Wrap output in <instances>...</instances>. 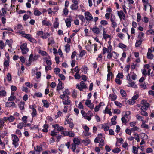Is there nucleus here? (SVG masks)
Wrapping results in <instances>:
<instances>
[{
  "label": "nucleus",
  "instance_id": "nucleus-20",
  "mask_svg": "<svg viewBox=\"0 0 154 154\" xmlns=\"http://www.w3.org/2000/svg\"><path fill=\"white\" fill-rule=\"evenodd\" d=\"M82 143L84 144H86V145H88L91 143V141L89 139L83 140L82 141Z\"/></svg>",
  "mask_w": 154,
  "mask_h": 154
},
{
  "label": "nucleus",
  "instance_id": "nucleus-55",
  "mask_svg": "<svg viewBox=\"0 0 154 154\" xmlns=\"http://www.w3.org/2000/svg\"><path fill=\"white\" fill-rule=\"evenodd\" d=\"M63 13L65 16H67L68 14V10L66 8H65L63 10Z\"/></svg>",
  "mask_w": 154,
  "mask_h": 154
},
{
  "label": "nucleus",
  "instance_id": "nucleus-36",
  "mask_svg": "<svg viewBox=\"0 0 154 154\" xmlns=\"http://www.w3.org/2000/svg\"><path fill=\"white\" fill-rule=\"evenodd\" d=\"M22 34L23 35L24 37L27 38L29 40L31 37V35L30 34L25 33Z\"/></svg>",
  "mask_w": 154,
  "mask_h": 154
},
{
  "label": "nucleus",
  "instance_id": "nucleus-26",
  "mask_svg": "<svg viewBox=\"0 0 154 154\" xmlns=\"http://www.w3.org/2000/svg\"><path fill=\"white\" fill-rule=\"evenodd\" d=\"M130 82L129 83V84L130 85V86L132 87L136 88L137 87L136 85H135V82L134 81H132L131 80L130 81Z\"/></svg>",
  "mask_w": 154,
  "mask_h": 154
},
{
  "label": "nucleus",
  "instance_id": "nucleus-21",
  "mask_svg": "<svg viewBox=\"0 0 154 154\" xmlns=\"http://www.w3.org/2000/svg\"><path fill=\"white\" fill-rule=\"evenodd\" d=\"M32 73L33 75H36V78L37 79H38V69L36 68L34 70H33Z\"/></svg>",
  "mask_w": 154,
  "mask_h": 154
},
{
  "label": "nucleus",
  "instance_id": "nucleus-15",
  "mask_svg": "<svg viewBox=\"0 0 154 154\" xmlns=\"http://www.w3.org/2000/svg\"><path fill=\"white\" fill-rule=\"evenodd\" d=\"M117 141L116 143V146H120V145H118V143L122 144V143L123 142V140L122 138H119L117 139Z\"/></svg>",
  "mask_w": 154,
  "mask_h": 154
},
{
  "label": "nucleus",
  "instance_id": "nucleus-45",
  "mask_svg": "<svg viewBox=\"0 0 154 154\" xmlns=\"http://www.w3.org/2000/svg\"><path fill=\"white\" fill-rule=\"evenodd\" d=\"M64 100L62 102L63 103L64 105H69L71 103V101L70 100Z\"/></svg>",
  "mask_w": 154,
  "mask_h": 154
},
{
  "label": "nucleus",
  "instance_id": "nucleus-23",
  "mask_svg": "<svg viewBox=\"0 0 154 154\" xmlns=\"http://www.w3.org/2000/svg\"><path fill=\"white\" fill-rule=\"evenodd\" d=\"M142 42V41L140 39L137 41L135 44V46L136 47H139L140 46Z\"/></svg>",
  "mask_w": 154,
  "mask_h": 154
},
{
  "label": "nucleus",
  "instance_id": "nucleus-28",
  "mask_svg": "<svg viewBox=\"0 0 154 154\" xmlns=\"http://www.w3.org/2000/svg\"><path fill=\"white\" fill-rule=\"evenodd\" d=\"M78 18L82 21V22H85V21L86 19L82 15H79L78 16Z\"/></svg>",
  "mask_w": 154,
  "mask_h": 154
},
{
  "label": "nucleus",
  "instance_id": "nucleus-17",
  "mask_svg": "<svg viewBox=\"0 0 154 154\" xmlns=\"http://www.w3.org/2000/svg\"><path fill=\"white\" fill-rule=\"evenodd\" d=\"M82 72H83L84 74H86L87 72V70H88V68L86 66H82Z\"/></svg>",
  "mask_w": 154,
  "mask_h": 154
},
{
  "label": "nucleus",
  "instance_id": "nucleus-54",
  "mask_svg": "<svg viewBox=\"0 0 154 154\" xmlns=\"http://www.w3.org/2000/svg\"><path fill=\"white\" fill-rule=\"evenodd\" d=\"M131 112L130 111H127L125 112V114L123 116V117H125V118H127L128 117V116L130 115L131 114Z\"/></svg>",
  "mask_w": 154,
  "mask_h": 154
},
{
  "label": "nucleus",
  "instance_id": "nucleus-48",
  "mask_svg": "<svg viewBox=\"0 0 154 154\" xmlns=\"http://www.w3.org/2000/svg\"><path fill=\"white\" fill-rule=\"evenodd\" d=\"M136 117L137 119L139 121H142L143 120V117L142 116H140L138 114H137L136 116Z\"/></svg>",
  "mask_w": 154,
  "mask_h": 154
},
{
  "label": "nucleus",
  "instance_id": "nucleus-19",
  "mask_svg": "<svg viewBox=\"0 0 154 154\" xmlns=\"http://www.w3.org/2000/svg\"><path fill=\"white\" fill-rule=\"evenodd\" d=\"M94 45V44H92V45H88L85 46L86 49L88 51H92Z\"/></svg>",
  "mask_w": 154,
  "mask_h": 154
},
{
  "label": "nucleus",
  "instance_id": "nucleus-60",
  "mask_svg": "<svg viewBox=\"0 0 154 154\" xmlns=\"http://www.w3.org/2000/svg\"><path fill=\"white\" fill-rule=\"evenodd\" d=\"M75 136V134L73 132L68 131V136L70 137H74Z\"/></svg>",
  "mask_w": 154,
  "mask_h": 154
},
{
  "label": "nucleus",
  "instance_id": "nucleus-22",
  "mask_svg": "<svg viewBox=\"0 0 154 154\" xmlns=\"http://www.w3.org/2000/svg\"><path fill=\"white\" fill-rule=\"evenodd\" d=\"M5 119H7L9 122H13L15 120V118L13 116H10L8 117H5Z\"/></svg>",
  "mask_w": 154,
  "mask_h": 154
},
{
  "label": "nucleus",
  "instance_id": "nucleus-40",
  "mask_svg": "<svg viewBox=\"0 0 154 154\" xmlns=\"http://www.w3.org/2000/svg\"><path fill=\"white\" fill-rule=\"evenodd\" d=\"M109 97H112L111 100V101L115 100L116 99L117 97V96L116 94H113L112 96L111 94L110 95Z\"/></svg>",
  "mask_w": 154,
  "mask_h": 154
},
{
  "label": "nucleus",
  "instance_id": "nucleus-64",
  "mask_svg": "<svg viewBox=\"0 0 154 154\" xmlns=\"http://www.w3.org/2000/svg\"><path fill=\"white\" fill-rule=\"evenodd\" d=\"M59 25V23L57 21H55L54 22V23L53 26L55 28H57L58 27Z\"/></svg>",
  "mask_w": 154,
  "mask_h": 154
},
{
  "label": "nucleus",
  "instance_id": "nucleus-63",
  "mask_svg": "<svg viewBox=\"0 0 154 154\" xmlns=\"http://www.w3.org/2000/svg\"><path fill=\"white\" fill-rule=\"evenodd\" d=\"M60 69L58 68H55L54 69V72L56 74H57L60 71Z\"/></svg>",
  "mask_w": 154,
  "mask_h": 154
},
{
  "label": "nucleus",
  "instance_id": "nucleus-29",
  "mask_svg": "<svg viewBox=\"0 0 154 154\" xmlns=\"http://www.w3.org/2000/svg\"><path fill=\"white\" fill-rule=\"evenodd\" d=\"M12 136L13 137L12 141H19V139L17 136L15 134H12Z\"/></svg>",
  "mask_w": 154,
  "mask_h": 154
},
{
  "label": "nucleus",
  "instance_id": "nucleus-32",
  "mask_svg": "<svg viewBox=\"0 0 154 154\" xmlns=\"http://www.w3.org/2000/svg\"><path fill=\"white\" fill-rule=\"evenodd\" d=\"M121 149L117 147L115 149H113L112 150V151L114 153H119Z\"/></svg>",
  "mask_w": 154,
  "mask_h": 154
},
{
  "label": "nucleus",
  "instance_id": "nucleus-5",
  "mask_svg": "<svg viewBox=\"0 0 154 154\" xmlns=\"http://www.w3.org/2000/svg\"><path fill=\"white\" fill-rule=\"evenodd\" d=\"M118 15L121 20L122 19L125 20V15L122 10L117 11Z\"/></svg>",
  "mask_w": 154,
  "mask_h": 154
},
{
  "label": "nucleus",
  "instance_id": "nucleus-4",
  "mask_svg": "<svg viewBox=\"0 0 154 154\" xmlns=\"http://www.w3.org/2000/svg\"><path fill=\"white\" fill-rule=\"evenodd\" d=\"M85 15L86 20L88 21L92 20L93 17L91 14L88 11L85 12Z\"/></svg>",
  "mask_w": 154,
  "mask_h": 154
},
{
  "label": "nucleus",
  "instance_id": "nucleus-51",
  "mask_svg": "<svg viewBox=\"0 0 154 154\" xmlns=\"http://www.w3.org/2000/svg\"><path fill=\"white\" fill-rule=\"evenodd\" d=\"M112 53H113V57L115 59H117L118 58L119 54L117 53L116 52H115V51H112Z\"/></svg>",
  "mask_w": 154,
  "mask_h": 154
},
{
  "label": "nucleus",
  "instance_id": "nucleus-56",
  "mask_svg": "<svg viewBox=\"0 0 154 154\" xmlns=\"http://www.w3.org/2000/svg\"><path fill=\"white\" fill-rule=\"evenodd\" d=\"M18 142L16 141H12V144L14 145L15 148H16L19 146Z\"/></svg>",
  "mask_w": 154,
  "mask_h": 154
},
{
  "label": "nucleus",
  "instance_id": "nucleus-38",
  "mask_svg": "<svg viewBox=\"0 0 154 154\" xmlns=\"http://www.w3.org/2000/svg\"><path fill=\"white\" fill-rule=\"evenodd\" d=\"M75 144L72 143L71 145V149L72 150V151L73 152H74L75 151V150L76 148V146Z\"/></svg>",
  "mask_w": 154,
  "mask_h": 154
},
{
  "label": "nucleus",
  "instance_id": "nucleus-52",
  "mask_svg": "<svg viewBox=\"0 0 154 154\" xmlns=\"http://www.w3.org/2000/svg\"><path fill=\"white\" fill-rule=\"evenodd\" d=\"M103 35L104 39L106 40L107 38H110L111 37L110 35L107 34H104V33H103Z\"/></svg>",
  "mask_w": 154,
  "mask_h": 154
},
{
  "label": "nucleus",
  "instance_id": "nucleus-41",
  "mask_svg": "<svg viewBox=\"0 0 154 154\" xmlns=\"http://www.w3.org/2000/svg\"><path fill=\"white\" fill-rule=\"evenodd\" d=\"M42 24L44 25H46V26H48L50 24L49 22L48 21H46L45 20H43L42 22Z\"/></svg>",
  "mask_w": 154,
  "mask_h": 154
},
{
  "label": "nucleus",
  "instance_id": "nucleus-50",
  "mask_svg": "<svg viewBox=\"0 0 154 154\" xmlns=\"http://www.w3.org/2000/svg\"><path fill=\"white\" fill-rule=\"evenodd\" d=\"M100 24L103 26H106L108 24L107 21L105 20H102L100 21Z\"/></svg>",
  "mask_w": 154,
  "mask_h": 154
},
{
  "label": "nucleus",
  "instance_id": "nucleus-35",
  "mask_svg": "<svg viewBox=\"0 0 154 154\" xmlns=\"http://www.w3.org/2000/svg\"><path fill=\"white\" fill-rule=\"evenodd\" d=\"M16 97L14 95L11 96L8 99V100L10 101H12L14 100Z\"/></svg>",
  "mask_w": 154,
  "mask_h": 154
},
{
  "label": "nucleus",
  "instance_id": "nucleus-39",
  "mask_svg": "<svg viewBox=\"0 0 154 154\" xmlns=\"http://www.w3.org/2000/svg\"><path fill=\"white\" fill-rule=\"evenodd\" d=\"M45 62L47 65L49 66H51V60L48 59V58L46 57L45 58Z\"/></svg>",
  "mask_w": 154,
  "mask_h": 154
},
{
  "label": "nucleus",
  "instance_id": "nucleus-30",
  "mask_svg": "<svg viewBox=\"0 0 154 154\" xmlns=\"http://www.w3.org/2000/svg\"><path fill=\"white\" fill-rule=\"evenodd\" d=\"M50 35V33H44L42 36H41V38L43 39H46L47 37Z\"/></svg>",
  "mask_w": 154,
  "mask_h": 154
},
{
  "label": "nucleus",
  "instance_id": "nucleus-12",
  "mask_svg": "<svg viewBox=\"0 0 154 154\" xmlns=\"http://www.w3.org/2000/svg\"><path fill=\"white\" fill-rule=\"evenodd\" d=\"M117 116H114L111 119V121L112 122L111 125H115L117 123V122L116 121L117 118Z\"/></svg>",
  "mask_w": 154,
  "mask_h": 154
},
{
  "label": "nucleus",
  "instance_id": "nucleus-44",
  "mask_svg": "<svg viewBox=\"0 0 154 154\" xmlns=\"http://www.w3.org/2000/svg\"><path fill=\"white\" fill-rule=\"evenodd\" d=\"M39 53L42 56L47 55V53L46 52L43 51H42L41 50H39Z\"/></svg>",
  "mask_w": 154,
  "mask_h": 154
},
{
  "label": "nucleus",
  "instance_id": "nucleus-10",
  "mask_svg": "<svg viewBox=\"0 0 154 154\" xmlns=\"http://www.w3.org/2000/svg\"><path fill=\"white\" fill-rule=\"evenodd\" d=\"M25 104V102H20L18 104V106L21 110H24L25 108L24 106Z\"/></svg>",
  "mask_w": 154,
  "mask_h": 154
},
{
  "label": "nucleus",
  "instance_id": "nucleus-53",
  "mask_svg": "<svg viewBox=\"0 0 154 154\" xmlns=\"http://www.w3.org/2000/svg\"><path fill=\"white\" fill-rule=\"evenodd\" d=\"M137 21L138 22L140 21L141 19V16L139 13H137Z\"/></svg>",
  "mask_w": 154,
  "mask_h": 154
},
{
  "label": "nucleus",
  "instance_id": "nucleus-31",
  "mask_svg": "<svg viewBox=\"0 0 154 154\" xmlns=\"http://www.w3.org/2000/svg\"><path fill=\"white\" fill-rule=\"evenodd\" d=\"M24 126V124L23 122L20 123L17 125V128L22 129L23 128Z\"/></svg>",
  "mask_w": 154,
  "mask_h": 154
},
{
  "label": "nucleus",
  "instance_id": "nucleus-43",
  "mask_svg": "<svg viewBox=\"0 0 154 154\" xmlns=\"http://www.w3.org/2000/svg\"><path fill=\"white\" fill-rule=\"evenodd\" d=\"M6 78L8 81L9 82L11 81L12 80V77L11 74L8 73L7 75Z\"/></svg>",
  "mask_w": 154,
  "mask_h": 154
},
{
  "label": "nucleus",
  "instance_id": "nucleus-14",
  "mask_svg": "<svg viewBox=\"0 0 154 154\" xmlns=\"http://www.w3.org/2000/svg\"><path fill=\"white\" fill-rule=\"evenodd\" d=\"M103 113L105 114H109L110 116H111L112 113L110 110L108 109L107 107H106L105 110L103 111Z\"/></svg>",
  "mask_w": 154,
  "mask_h": 154
},
{
  "label": "nucleus",
  "instance_id": "nucleus-7",
  "mask_svg": "<svg viewBox=\"0 0 154 154\" xmlns=\"http://www.w3.org/2000/svg\"><path fill=\"white\" fill-rule=\"evenodd\" d=\"M152 51V50L150 48H149L147 54V58L150 59H152L153 58L154 56L153 54H151Z\"/></svg>",
  "mask_w": 154,
  "mask_h": 154
},
{
  "label": "nucleus",
  "instance_id": "nucleus-57",
  "mask_svg": "<svg viewBox=\"0 0 154 154\" xmlns=\"http://www.w3.org/2000/svg\"><path fill=\"white\" fill-rule=\"evenodd\" d=\"M124 77V75L122 73H119L117 75V78L119 79H122Z\"/></svg>",
  "mask_w": 154,
  "mask_h": 154
},
{
  "label": "nucleus",
  "instance_id": "nucleus-11",
  "mask_svg": "<svg viewBox=\"0 0 154 154\" xmlns=\"http://www.w3.org/2000/svg\"><path fill=\"white\" fill-rule=\"evenodd\" d=\"M70 8L72 10L75 11L78 9L79 6L78 4H73L70 6Z\"/></svg>",
  "mask_w": 154,
  "mask_h": 154
},
{
  "label": "nucleus",
  "instance_id": "nucleus-1",
  "mask_svg": "<svg viewBox=\"0 0 154 154\" xmlns=\"http://www.w3.org/2000/svg\"><path fill=\"white\" fill-rule=\"evenodd\" d=\"M27 44L25 43L23 44L20 46L21 52L23 54H26L29 51V49L27 47Z\"/></svg>",
  "mask_w": 154,
  "mask_h": 154
},
{
  "label": "nucleus",
  "instance_id": "nucleus-6",
  "mask_svg": "<svg viewBox=\"0 0 154 154\" xmlns=\"http://www.w3.org/2000/svg\"><path fill=\"white\" fill-rule=\"evenodd\" d=\"M72 18L71 17H69V18H67L65 20V22L66 25L67 27H70L71 25V21L72 20Z\"/></svg>",
  "mask_w": 154,
  "mask_h": 154
},
{
  "label": "nucleus",
  "instance_id": "nucleus-47",
  "mask_svg": "<svg viewBox=\"0 0 154 154\" xmlns=\"http://www.w3.org/2000/svg\"><path fill=\"white\" fill-rule=\"evenodd\" d=\"M141 111L140 113L141 115L146 117L148 116V114L147 112L146 111Z\"/></svg>",
  "mask_w": 154,
  "mask_h": 154
},
{
  "label": "nucleus",
  "instance_id": "nucleus-59",
  "mask_svg": "<svg viewBox=\"0 0 154 154\" xmlns=\"http://www.w3.org/2000/svg\"><path fill=\"white\" fill-rule=\"evenodd\" d=\"M9 60H5V61H4V66L6 67H8L9 66Z\"/></svg>",
  "mask_w": 154,
  "mask_h": 154
},
{
  "label": "nucleus",
  "instance_id": "nucleus-9",
  "mask_svg": "<svg viewBox=\"0 0 154 154\" xmlns=\"http://www.w3.org/2000/svg\"><path fill=\"white\" fill-rule=\"evenodd\" d=\"M91 30H92L94 33L97 34H99L100 32L99 29L96 26L93 28H91Z\"/></svg>",
  "mask_w": 154,
  "mask_h": 154
},
{
  "label": "nucleus",
  "instance_id": "nucleus-13",
  "mask_svg": "<svg viewBox=\"0 0 154 154\" xmlns=\"http://www.w3.org/2000/svg\"><path fill=\"white\" fill-rule=\"evenodd\" d=\"M12 42L13 41L11 39H10V40L7 39L6 41V43L5 44V45H6V44H7L10 47L12 48Z\"/></svg>",
  "mask_w": 154,
  "mask_h": 154
},
{
  "label": "nucleus",
  "instance_id": "nucleus-2",
  "mask_svg": "<svg viewBox=\"0 0 154 154\" xmlns=\"http://www.w3.org/2000/svg\"><path fill=\"white\" fill-rule=\"evenodd\" d=\"M80 70V69L78 68V66H76L74 69H71V71H72L73 70H74V71L76 72V73L75 74L74 76L75 79H79L81 78V76L79 74Z\"/></svg>",
  "mask_w": 154,
  "mask_h": 154
},
{
  "label": "nucleus",
  "instance_id": "nucleus-42",
  "mask_svg": "<svg viewBox=\"0 0 154 154\" xmlns=\"http://www.w3.org/2000/svg\"><path fill=\"white\" fill-rule=\"evenodd\" d=\"M133 151H132V152H133V153L135 154H138L137 153L138 149L137 148V147L135 146H133Z\"/></svg>",
  "mask_w": 154,
  "mask_h": 154
},
{
  "label": "nucleus",
  "instance_id": "nucleus-24",
  "mask_svg": "<svg viewBox=\"0 0 154 154\" xmlns=\"http://www.w3.org/2000/svg\"><path fill=\"white\" fill-rule=\"evenodd\" d=\"M65 51L66 53H68L69 52L70 49V45L68 44H67L65 46Z\"/></svg>",
  "mask_w": 154,
  "mask_h": 154
},
{
  "label": "nucleus",
  "instance_id": "nucleus-25",
  "mask_svg": "<svg viewBox=\"0 0 154 154\" xmlns=\"http://www.w3.org/2000/svg\"><path fill=\"white\" fill-rule=\"evenodd\" d=\"M73 141L74 142L73 143H74L75 145H79L80 143V140L78 138H74L73 139Z\"/></svg>",
  "mask_w": 154,
  "mask_h": 154
},
{
  "label": "nucleus",
  "instance_id": "nucleus-34",
  "mask_svg": "<svg viewBox=\"0 0 154 154\" xmlns=\"http://www.w3.org/2000/svg\"><path fill=\"white\" fill-rule=\"evenodd\" d=\"M86 53V52L85 50H82L80 52L79 56L81 57H82L83 56L85 55Z\"/></svg>",
  "mask_w": 154,
  "mask_h": 154
},
{
  "label": "nucleus",
  "instance_id": "nucleus-61",
  "mask_svg": "<svg viewBox=\"0 0 154 154\" xmlns=\"http://www.w3.org/2000/svg\"><path fill=\"white\" fill-rule=\"evenodd\" d=\"M146 152L147 153H151L152 152L153 150L152 148L149 147L146 149Z\"/></svg>",
  "mask_w": 154,
  "mask_h": 154
},
{
  "label": "nucleus",
  "instance_id": "nucleus-62",
  "mask_svg": "<svg viewBox=\"0 0 154 154\" xmlns=\"http://www.w3.org/2000/svg\"><path fill=\"white\" fill-rule=\"evenodd\" d=\"M108 73L107 75V81H110L111 80L110 76L112 74V72H108Z\"/></svg>",
  "mask_w": 154,
  "mask_h": 154
},
{
  "label": "nucleus",
  "instance_id": "nucleus-8",
  "mask_svg": "<svg viewBox=\"0 0 154 154\" xmlns=\"http://www.w3.org/2000/svg\"><path fill=\"white\" fill-rule=\"evenodd\" d=\"M67 123L69 124V127L71 128H72L74 126V124L73 123V119L71 118L68 119H67L66 120Z\"/></svg>",
  "mask_w": 154,
  "mask_h": 154
},
{
  "label": "nucleus",
  "instance_id": "nucleus-58",
  "mask_svg": "<svg viewBox=\"0 0 154 154\" xmlns=\"http://www.w3.org/2000/svg\"><path fill=\"white\" fill-rule=\"evenodd\" d=\"M113 56V53L112 52H110L109 53H108L107 55V58L109 59H111L112 58V56Z\"/></svg>",
  "mask_w": 154,
  "mask_h": 154
},
{
  "label": "nucleus",
  "instance_id": "nucleus-18",
  "mask_svg": "<svg viewBox=\"0 0 154 154\" xmlns=\"http://www.w3.org/2000/svg\"><path fill=\"white\" fill-rule=\"evenodd\" d=\"M42 101L43 104V106L44 107L46 108H48L49 107V104L47 100H43Z\"/></svg>",
  "mask_w": 154,
  "mask_h": 154
},
{
  "label": "nucleus",
  "instance_id": "nucleus-27",
  "mask_svg": "<svg viewBox=\"0 0 154 154\" xmlns=\"http://www.w3.org/2000/svg\"><path fill=\"white\" fill-rule=\"evenodd\" d=\"M6 92L5 90H2L0 91V96L1 97H3L6 96Z\"/></svg>",
  "mask_w": 154,
  "mask_h": 154
},
{
  "label": "nucleus",
  "instance_id": "nucleus-49",
  "mask_svg": "<svg viewBox=\"0 0 154 154\" xmlns=\"http://www.w3.org/2000/svg\"><path fill=\"white\" fill-rule=\"evenodd\" d=\"M135 101H134V100H133L132 99H129L128 101V103L130 105H133L135 103Z\"/></svg>",
  "mask_w": 154,
  "mask_h": 154
},
{
  "label": "nucleus",
  "instance_id": "nucleus-33",
  "mask_svg": "<svg viewBox=\"0 0 154 154\" xmlns=\"http://www.w3.org/2000/svg\"><path fill=\"white\" fill-rule=\"evenodd\" d=\"M120 93L122 97H125L127 95L125 91L123 89L120 90Z\"/></svg>",
  "mask_w": 154,
  "mask_h": 154
},
{
  "label": "nucleus",
  "instance_id": "nucleus-3",
  "mask_svg": "<svg viewBox=\"0 0 154 154\" xmlns=\"http://www.w3.org/2000/svg\"><path fill=\"white\" fill-rule=\"evenodd\" d=\"M80 85L81 87L79 86V84H77L76 88L81 91H83V89H85L87 88L86 84L83 81L80 82Z\"/></svg>",
  "mask_w": 154,
  "mask_h": 154
},
{
  "label": "nucleus",
  "instance_id": "nucleus-37",
  "mask_svg": "<svg viewBox=\"0 0 154 154\" xmlns=\"http://www.w3.org/2000/svg\"><path fill=\"white\" fill-rule=\"evenodd\" d=\"M118 46L119 47L121 48L122 49L125 48L126 47V46L124 44L122 43H119L118 45Z\"/></svg>",
  "mask_w": 154,
  "mask_h": 154
},
{
  "label": "nucleus",
  "instance_id": "nucleus-46",
  "mask_svg": "<svg viewBox=\"0 0 154 154\" xmlns=\"http://www.w3.org/2000/svg\"><path fill=\"white\" fill-rule=\"evenodd\" d=\"M27 117L26 116H23L22 118V120L23 121V123H26L27 122Z\"/></svg>",
  "mask_w": 154,
  "mask_h": 154
},
{
  "label": "nucleus",
  "instance_id": "nucleus-16",
  "mask_svg": "<svg viewBox=\"0 0 154 154\" xmlns=\"http://www.w3.org/2000/svg\"><path fill=\"white\" fill-rule=\"evenodd\" d=\"M62 82H60L59 83L57 86V91H58L60 90L63 89L64 88L62 86Z\"/></svg>",
  "mask_w": 154,
  "mask_h": 154
}]
</instances>
